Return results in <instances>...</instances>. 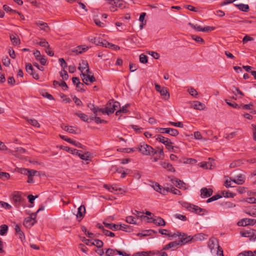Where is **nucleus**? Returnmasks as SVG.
Wrapping results in <instances>:
<instances>
[{"label": "nucleus", "instance_id": "obj_34", "mask_svg": "<svg viewBox=\"0 0 256 256\" xmlns=\"http://www.w3.org/2000/svg\"><path fill=\"white\" fill-rule=\"evenodd\" d=\"M238 256H256V250L254 252L252 251L244 252L239 254Z\"/></svg>", "mask_w": 256, "mask_h": 256}, {"label": "nucleus", "instance_id": "obj_64", "mask_svg": "<svg viewBox=\"0 0 256 256\" xmlns=\"http://www.w3.org/2000/svg\"><path fill=\"white\" fill-rule=\"evenodd\" d=\"M34 55L37 60H38L42 57L40 52L38 50H36L34 52Z\"/></svg>", "mask_w": 256, "mask_h": 256}, {"label": "nucleus", "instance_id": "obj_50", "mask_svg": "<svg viewBox=\"0 0 256 256\" xmlns=\"http://www.w3.org/2000/svg\"><path fill=\"white\" fill-rule=\"evenodd\" d=\"M39 175H40L39 172H38L37 170H30L28 174V176H30L32 177L33 176H38Z\"/></svg>", "mask_w": 256, "mask_h": 256}, {"label": "nucleus", "instance_id": "obj_55", "mask_svg": "<svg viewBox=\"0 0 256 256\" xmlns=\"http://www.w3.org/2000/svg\"><path fill=\"white\" fill-rule=\"evenodd\" d=\"M254 40V38L252 37H251L248 35H246L242 40L243 44H246L248 41H252Z\"/></svg>", "mask_w": 256, "mask_h": 256}, {"label": "nucleus", "instance_id": "obj_7", "mask_svg": "<svg viewBox=\"0 0 256 256\" xmlns=\"http://www.w3.org/2000/svg\"><path fill=\"white\" fill-rule=\"evenodd\" d=\"M150 185L156 191L162 194L165 195L168 192V190H166V188H163L157 182H150Z\"/></svg>", "mask_w": 256, "mask_h": 256}, {"label": "nucleus", "instance_id": "obj_13", "mask_svg": "<svg viewBox=\"0 0 256 256\" xmlns=\"http://www.w3.org/2000/svg\"><path fill=\"white\" fill-rule=\"evenodd\" d=\"M190 236L191 238V240H190V242L192 240L202 241L206 239L208 236L202 233H200L194 235L192 238Z\"/></svg>", "mask_w": 256, "mask_h": 256}, {"label": "nucleus", "instance_id": "obj_18", "mask_svg": "<svg viewBox=\"0 0 256 256\" xmlns=\"http://www.w3.org/2000/svg\"><path fill=\"white\" fill-rule=\"evenodd\" d=\"M35 222H36V221L34 222L32 219V218L28 216L25 218L24 222V225L26 227L30 228L32 226Z\"/></svg>", "mask_w": 256, "mask_h": 256}, {"label": "nucleus", "instance_id": "obj_48", "mask_svg": "<svg viewBox=\"0 0 256 256\" xmlns=\"http://www.w3.org/2000/svg\"><path fill=\"white\" fill-rule=\"evenodd\" d=\"M38 44L42 47L46 48H50V45L48 42L46 41L45 40H42L40 41Z\"/></svg>", "mask_w": 256, "mask_h": 256}, {"label": "nucleus", "instance_id": "obj_20", "mask_svg": "<svg viewBox=\"0 0 256 256\" xmlns=\"http://www.w3.org/2000/svg\"><path fill=\"white\" fill-rule=\"evenodd\" d=\"M234 5L238 8V9L243 12H248L249 10V6L248 4H236Z\"/></svg>", "mask_w": 256, "mask_h": 256}, {"label": "nucleus", "instance_id": "obj_47", "mask_svg": "<svg viewBox=\"0 0 256 256\" xmlns=\"http://www.w3.org/2000/svg\"><path fill=\"white\" fill-rule=\"evenodd\" d=\"M132 213L133 214L136 216L138 218H144L146 219V217H147L146 216H144L143 215H140V214H142V212H140L136 210H134L132 211Z\"/></svg>", "mask_w": 256, "mask_h": 256}, {"label": "nucleus", "instance_id": "obj_36", "mask_svg": "<svg viewBox=\"0 0 256 256\" xmlns=\"http://www.w3.org/2000/svg\"><path fill=\"white\" fill-rule=\"evenodd\" d=\"M66 142L72 144L76 147L82 148L83 146L78 142L73 140L70 138H68V140H66Z\"/></svg>", "mask_w": 256, "mask_h": 256}, {"label": "nucleus", "instance_id": "obj_56", "mask_svg": "<svg viewBox=\"0 0 256 256\" xmlns=\"http://www.w3.org/2000/svg\"><path fill=\"white\" fill-rule=\"evenodd\" d=\"M116 253V250L108 248L106 252V254L107 256H113Z\"/></svg>", "mask_w": 256, "mask_h": 256}, {"label": "nucleus", "instance_id": "obj_22", "mask_svg": "<svg viewBox=\"0 0 256 256\" xmlns=\"http://www.w3.org/2000/svg\"><path fill=\"white\" fill-rule=\"evenodd\" d=\"M88 106L90 108L91 110L92 111V112L96 114H98V112H100L101 111V108H96L94 106V104H88Z\"/></svg>", "mask_w": 256, "mask_h": 256}, {"label": "nucleus", "instance_id": "obj_60", "mask_svg": "<svg viewBox=\"0 0 256 256\" xmlns=\"http://www.w3.org/2000/svg\"><path fill=\"white\" fill-rule=\"evenodd\" d=\"M192 38L197 42H204V40L200 36H192Z\"/></svg>", "mask_w": 256, "mask_h": 256}, {"label": "nucleus", "instance_id": "obj_52", "mask_svg": "<svg viewBox=\"0 0 256 256\" xmlns=\"http://www.w3.org/2000/svg\"><path fill=\"white\" fill-rule=\"evenodd\" d=\"M188 92L189 94L193 96H196L198 93L197 92L196 90L193 88H190L188 90Z\"/></svg>", "mask_w": 256, "mask_h": 256}, {"label": "nucleus", "instance_id": "obj_31", "mask_svg": "<svg viewBox=\"0 0 256 256\" xmlns=\"http://www.w3.org/2000/svg\"><path fill=\"white\" fill-rule=\"evenodd\" d=\"M10 38L13 44L17 46L20 44V40L16 36L12 34L10 36Z\"/></svg>", "mask_w": 256, "mask_h": 256}, {"label": "nucleus", "instance_id": "obj_24", "mask_svg": "<svg viewBox=\"0 0 256 256\" xmlns=\"http://www.w3.org/2000/svg\"><path fill=\"white\" fill-rule=\"evenodd\" d=\"M25 119L27 120L28 123L32 126L36 128H40V124L38 122V121L34 119H29L28 118L26 117Z\"/></svg>", "mask_w": 256, "mask_h": 256}, {"label": "nucleus", "instance_id": "obj_9", "mask_svg": "<svg viewBox=\"0 0 256 256\" xmlns=\"http://www.w3.org/2000/svg\"><path fill=\"white\" fill-rule=\"evenodd\" d=\"M100 112L103 114H106L108 115H110V114L114 113V111L110 101L106 104L105 108H101Z\"/></svg>", "mask_w": 256, "mask_h": 256}, {"label": "nucleus", "instance_id": "obj_28", "mask_svg": "<svg viewBox=\"0 0 256 256\" xmlns=\"http://www.w3.org/2000/svg\"><path fill=\"white\" fill-rule=\"evenodd\" d=\"M110 4L112 5H114L116 7L122 8L123 4L122 1L119 0H111Z\"/></svg>", "mask_w": 256, "mask_h": 256}, {"label": "nucleus", "instance_id": "obj_59", "mask_svg": "<svg viewBox=\"0 0 256 256\" xmlns=\"http://www.w3.org/2000/svg\"><path fill=\"white\" fill-rule=\"evenodd\" d=\"M26 69L28 72L30 74V72H34V68H32V65L30 64H27L26 66Z\"/></svg>", "mask_w": 256, "mask_h": 256}, {"label": "nucleus", "instance_id": "obj_51", "mask_svg": "<svg viewBox=\"0 0 256 256\" xmlns=\"http://www.w3.org/2000/svg\"><path fill=\"white\" fill-rule=\"evenodd\" d=\"M126 222L129 224H136V221L134 218L132 216H128L126 218Z\"/></svg>", "mask_w": 256, "mask_h": 256}, {"label": "nucleus", "instance_id": "obj_58", "mask_svg": "<svg viewBox=\"0 0 256 256\" xmlns=\"http://www.w3.org/2000/svg\"><path fill=\"white\" fill-rule=\"evenodd\" d=\"M169 124L172 126H174L176 127H178V128H182L184 126L183 124L181 122H170Z\"/></svg>", "mask_w": 256, "mask_h": 256}, {"label": "nucleus", "instance_id": "obj_42", "mask_svg": "<svg viewBox=\"0 0 256 256\" xmlns=\"http://www.w3.org/2000/svg\"><path fill=\"white\" fill-rule=\"evenodd\" d=\"M249 196L245 199V202L249 204H256V198L254 196Z\"/></svg>", "mask_w": 256, "mask_h": 256}, {"label": "nucleus", "instance_id": "obj_61", "mask_svg": "<svg viewBox=\"0 0 256 256\" xmlns=\"http://www.w3.org/2000/svg\"><path fill=\"white\" fill-rule=\"evenodd\" d=\"M194 136L196 140H200L202 138V136L200 132L198 131L194 132Z\"/></svg>", "mask_w": 256, "mask_h": 256}, {"label": "nucleus", "instance_id": "obj_39", "mask_svg": "<svg viewBox=\"0 0 256 256\" xmlns=\"http://www.w3.org/2000/svg\"><path fill=\"white\" fill-rule=\"evenodd\" d=\"M232 180V179L231 178H226L224 183V185L226 188L234 187V186H232V183L233 182Z\"/></svg>", "mask_w": 256, "mask_h": 256}, {"label": "nucleus", "instance_id": "obj_15", "mask_svg": "<svg viewBox=\"0 0 256 256\" xmlns=\"http://www.w3.org/2000/svg\"><path fill=\"white\" fill-rule=\"evenodd\" d=\"M191 107L196 110H202L204 108L205 106L200 102L196 101L192 104Z\"/></svg>", "mask_w": 256, "mask_h": 256}, {"label": "nucleus", "instance_id": "obj_12", "mask_svg": "<svg viewBox=\"0 0 256 256\" xmlns=\"http://www.w3.org/2000/svg\"><path fill=\"white\" fill-rule=\"evenodd\" d=\"M88 49V47L86 46H80L76 48L72 49L70 52H75L76 54H82Z\"/></svg>", "mask_w": 256, "mask_h": 256}, {"label": "nucleus", "instance_id": "obj_44", "mask_svg": "<svg viewBox=\"0 0 256 256\" xmlns=\"http://www.w3.org/2000/svg\"><path fill=\"white\" fill-rule=\"evenodd\" d=\"M160 93L161 95L164 96L165 98L167 99L169 97V94H168V92L166 88H162V90L160 91Z\"/></svg>", "mask_w": 256, "mask_h": 256}, {"label": "nucleus", "instance_id": "obj_1", "mask_svg": "<svg viewBox=\"0 0 256 256\" xmlns=\"http://www.w3.org/2000/svg\"><path fill=\"white\" fill-rule=\"evenodd\" d=\"M172 236L174 237L178 236L180 240L170 242L164 246L163 250H168L170 248L176 247L178 246H182L189 242L191 240L190 236H187L185 234H182L178 232L174 234Z\"/></svg>", "mask_w": 256, "mask_h": 256}, {"label": "nucleus", "instance_id": "obj_23", "mask_svg": "<svg viewBox=\"0 0 256 256\" xmlns=\"http://www.w3.org/2000/svg\"><path fill=\"white\" fill-rule=\"evenodd\" d=\"M156 140L164 144H168V141L170 140L168 138H165L161 135H158L156 138Z\"/></svg>", "mask_w": 256, "mask_h": 256}, {"label": "nucleus", "instance_id": "obj_54", "mask_svg": "<svg viewBox=\"0 0 256 256\" xmlns=\"http://www.w3.org/2000/svg\"><path fill=\"white\" fill-rule=\"evenodd\" d=\"M77 116L82 120L84 122H88V116L83 113L77 114Z\"/></svg>", "mask_w": 256, "mask_h": 256}, {"label": "nucleus", "instance_id": "obj_32", "mask_svg": "<svg viewBox=\"0 0 256 256\" xmlns=\"http://www.w3.org/2000/svg\"><path fill=\"white\" fill-rule=\"evenodd\" d=\"M36 25L39 26L42 30L46 31L48 28V26L46 23L44 22L41 21L36 22Z\"/></svg>", "mask_w": 256, "mask_h": 256}, {"label": "nucleus", "instance_id": "obj_43", "mask_svg": "<svg viewBox=\"0 0 256 256\" xmlns=\"http://www.w3.org/2000/svg\"><path fill=\"white\" fill-rule=\"evenodd\" d=\"M72 82L74 84H76L77 88H80V86H83L84 84L80 83L79 81V78H73Z\"/></svg>", "mask_w": 256, "mask_h": 256}, {"label": "nucleus", "instance_id": "obj_5", "mask_svg": "<svg viewBox=\"0 0 256 256\" xmlns=\"http://www.w3.org/2000/svg\"><path fill=\"white\" fill-rule=\"evenodd\" d=\"M90 73V70L89 68H87L86 70V74L82 72L81 74L83 82L86 84H88V82L92 83L95 81V78L92 76H90L89 74Z\"/></svg>", "mask_w": 256, "mask_h": 256}, {"label": "nucleus", "instance_id": "obj_17", "mask_svg": "<svg viewBox=\"0 0 256 256\" xmlns=\"http://www.w3.org/2000/svg\"><path fill=\"white\" fill-rule=\"evenodd\" d=\"M100 46H104V47H106V48H112L114 47V48L116 50L117 48L119 49L120 48L118 47V46H116L114 44H112L110 42H108V41L106 40H102V39H101V40L100 41Z\"/></svg>", "mask_w": 256, "mask_h": 256}, {"label": "nucleus", "instance_id": "obj_16", "mask_svg": "<svg viewBox=\"0 0 256 256\" xmlns=\"http://www.w3.org/2000/svg\"><path fill=\"white\" fill-rule=\"evenodd\" d=\"M12 201L16 206H18L22 202V198L18 194H14L12 196Z\"/></svg>", "mask_w": 256, "mask_h": 256}, {"label": "nucleus", "instance_id": "obj_8", "mask_svg": "<svg viewBox=\"0 0 256 256\" xmlns=\"http://www.w3.org/2000/svg\"><path fill=\"white\" fill-rule=\"evenodd\" d=\"M189 25L193 28L195 29L198 32H207L209 31L213 30L214 28L211 26H206L204 28L201 27L200 25L197 24H194L192 23H189Z\"/></svg>", "mask_w": 256, "mask_h": 256}, {"label": "nucleus", "instance_id": "obj_35", "mask_svg": "<svg viewBox=\"0 0 256 256\" xmlns=\"http://www.w3.org/2000/svg\"><path fill=\"white\" fill-rule=\"evenodd\" d=\"M8 230V226L6 224H3L0 226V234L1 236L5 235Z\"/></svg>", "mask_w": 256, "mask_h": 256}, {"label": "nucleus", "instance_id": "obj_3", "mask_svg": "<svg viewBox=\"0 0 256 256\" xmlns=\"http://www.w3.org/2000/svg\"><path fill=\"white\" fill-rule=\"evenodd\" d=\"M182 206L188 209L190 211L194 212L196 214L200 215H204L206 214H208L207 211L205 209L202 208L197 206L188 203H184Z\"/></svg>", "mask_w": 256, "mask_h": 256}, {"label": "nucleus", "instance_id": "obj_10", "mask_svg": "<svg viewBox=\"0 0 256 256\" xmlns=\"http://www.w3.org/2000/svg\"><path fill=\"white\" fill-rule=\"evenodd\" d=\"M232 179L233 182L240 185L243 184L245 182L244 176L241 174L234 176Z\"/></svg>", "mask_w": 256, "mask_h": 256}, {"label": "nucleus", "instance_id": "obj_37", "mask_svg": "<svg viewBox=\"0 0 256 256\" xmlns=\"http://www.w3.org/2000/svg\"><path fill=\"white\" fill-rule=\"evenodd\" d=\"M128 106V104H126L124 106H123L122 108L116 112V116H119L122 112L126 113L128 110L126 108Z\"/></svg>", "mask_w": 256, "mask_h": 256}, {"label": "nucleus", "instance_id": "obj_19", "mask_svg": "<svg viewBox=\"0 0 256 256\" xmlns=\"http://www.w3.org/2000/svg\"><path fill=\"white\" fill-rule=\"evenodd\" d=\"M171 182L174 185L177 187H178L179 188L183 187V186L184 184L183 182L176 178L172 179Z\"/></svg>", "mask_w": 256, "mask_h": 256}, {"label": "nucleus", "instance_id": "obj_21", "mask_svg": "<svg viewBox=\"0 0 256 256\" xmlns=\"http://www.w3.org/2000/svg\"><path fill=\"white\" fill-rule=\"evenodd\" d=\"M86 208L84 206L82 205L78 208L77 217L82 218L84 214Z\"/></svg>", "mask_w": 256, "mask_h": 256}, {"label": "nucleus", "instance_id": "obj_62", "mask_svg": "<svg viewBox=\"0 0 256 256\" xmlns=\"http://www.w3.org/2000/svg\"><path fill=\"white\" fill-rule=\"evenodd\" d=\"M60 76L64 80H66L68 78V76L66 71L63 70L60 72Z\"/></svg>", "mask_w": 256, "mask_h": 256}, {"label": "nucleus", "instance_id": "obj_57", "mask_svg": "<svg viewBox=\"0 0 256 256\" xmlns=\"http://www.w3.org/2000/svg\"><path fill=\"white\" fill-rule=\"evenodd\" d=\"M10 178L9 174L5 172H0V178L2 180H5L6 179H8Z\"/></svg>", "mask_w": 256, "mask_h": 256}, {"label": "nucleus", "instance_id": "obj_30", "mask_svg": "<svg viewBox=\"0 0 256 256\" xmlns=\"http://www.w3.org/2000/svg\"><path fill=\"white\" fill-rule=\"evenodd\" d=\"M101 39L100 38H96V37H92L90 36L88 38V40L93 43L94 44L96 45H100V41L101 40Z\"/></svg>", "mask_w": 256, "mask_h": 256}, {"label": "nucleus", "instance_id": "obj_40", "mask_svg": "<svg viewBox=\"0 0 256 256\" xmlns=\"http://www.w3.org/2000/svg\"><path fill=\"white\" fill-rule=\"evenodd\" d=\"M114 109V111L120 108V104L118 102L114 101L113 100H110Z\"/></svg>", "mask_w": 256, "mask_h": 256}, {"label": "nucleus", "instance_id": "obj_4", "mask_svg": "<svg viewBox=\"0 0 256 256\" xmlns=\"http://www.w3.org/2000/svg\"><path fill=\"white\" fill-rule=\"evenodd\" d=\"M146 221L148 222H153L155 224L159 226H164L166 225L164 220L160 217H146Z\"/></svg>", "mask_w": 256, "mask_h": 256}, {"label": "nucleus", "instance_id": "obj_6", "mask_svg": "<svg viewBox=\"0 0 256 256\" xmlns=\"http://www.w3.org/2000/svg\"><path fill=\"white\" fill-rule=\"evenodd\" d=\"M198 166L203 168L211 170L214 166L215 163L212 158H209L208 161L200 162Z\"/></svg>", "mask_w": 256, "mask_h": 256}, {"label": "nucleus", "instance_id": "obj_53", "mask_svg": "<svg viewBox=\"0 0 256 256\" xmlns=\"http://www.w3.org/2000/svg\"><path fill=\"white\" fill-rule=\"evenodd\" d=\"M140 61L143 64L146 63L148 62L147 56L144 54H141L140 56Z\"/></svg>", "mask_w": 256, "mask_h": 256}, {"label": "nucleus", "instance_id": "obj_2", "mask_svg": "<svg viewBox=\"0 0 256 256\" xmlns=\"http://www.w3.org/2000/svg\"><path fill=\"white\" fill-rule=\"evenodd\" d=\"M138 149L141 153L144 155L153 156L156 154V150H154L150 146L144 143L140 144Z\"/></svg>", "mask_w": 256, "mask_h": 256}, {"label": "nucleus", "instance_id": "obj_45", "mask_svg": "<svg viewBox=\"0 0 256 256\" xmlns=\"http://www.w3.org/2000/svg\"><path fill=\"white\" fill-rule=\"evenodd\" d=\"M64 150L72 154H78V150H76V149H74V148H68V147H66L64 148Z\"/></svg>", "mask_w": 256, "mask_h": 256}, {"label": "nucleus", "instance_id": "obj_49", "mask_svg": "<svg viewBox=\"0 0 256 256\" xmlns=\"http://www.w3.org/2000/svg\"><path fill=\"white\" fill-rule=\"evenodd\" d=\"M76 155H78L80 156V158L83 160H89V156L88 154H81L80 153V151L78 150V154H77Z\"/></svg>", "mask_w": 256, "mask_h": 256}, {"label": "nucleus", "instance_id": "obj_25", "mask_svg": "<svg viewBox=\"0 0 256 256\" xmlns=\"http://www.w3.org/2000/svg\"><path fill=\"white\" fill-rule=\"evenodd\" d=\"M104 226L108 229L116 230H118V224H109L106 222H104Z\"/></svg>", "mask_w": 256, "mask_h": 256}, {"label": "nucleus", "instance_id": "obj_41", "mask_svg": "<svg viewBox=\"0 0 256 256\" xmlns=\"http://www.w3.org/2000/svg\"><path fill=\"white\" fill-rule=\"evenodd\" d=\"M168 134H170V136H176L178 134V132L176 129L169 128Z\"/></svg>", "mask_w": 256, "mask_h": 256}, {"label": "nucleus", "instance_id": "obj_63", "mask_svg": "<svg viewBox=\"0 0 256 256\" xmlns=\"http://www.w3.org/2000/svg\"><path fill=\"white\" fill-rule=\"evenodd\" d=\"M246 226L247 225H254L256 223V220L251 218H246Z\"/></svg>", "mask_w": 256, "mask_h": 256}, {"label": "nucleus", "instance_id": "obj_26", "mask_svg": "<svg viewBox=\"0 0 256 256\" xmlns=\"http://www.w3.org/2000/svg\"><path fill=\"white\" fill-rule=\"evenodd\" d=\"M88 67V63L86 60H82L78 68L82 72V74L84 72V70Z\"/></svg>", "mask_w": 256, "mask_h": 256}, {"label": "nucleus", "instance_id": "obj_38", "mask_svg": "<svg viewBox=\"0 0 256 256\" xmlns=\"http://www.w3.org/2000/svg\"><path fill=\"white\" fill-rule=\"evenodd\" d=\"M92 244L96 246L98 248H100L102 246L103 242L99 240H95L94 242H92Z\"/></svg>", "mask_w": 256, "mask_h": 256}, {"label": "nucleus", "instance_id": "obj_11", "mask_svg": "<svg viewBox=\"0 0 256 256\" xmlns=\"http://www.w3.org/2000/svg\"><path fill=\"white\" fill-rule=\"evenodd\" d=\"M244 212L251 216L256 217V206L246 208L244 210Z\"/></svg>", "mask_w": 256, "mask_h": 256}, {"label": "nucleus", "instance_id": "obj_46", "mask_svg": "<svg viewBox=\"0 0 256 256\" xmlns=\"http://www.w3.org/2000/svg\"><path fill=\"white\" fill-rule=\"evenodd\" d=\"M0 206L2 208H4L6 210H10L12 208V206L8 203L2 201H0Z\"/></svg>", "mask_w": 256, "mask_h": 256}, {"label": "nucleus", "instance_id": "obj_33", "mask_svg": "<svg viewBox=\"0 0 256 256\" xmlns=\"http://www.w3.org/2000/svg\"><path fill=\"white\" fill-rule=\"evenodd\" d=\"M240 234L244 237L250 238V240H252L254 232L251 231H245V232H240Z\"/></svg>", "mask_w": 256, "mask_h": 256}, {"label": "nucleus", "instance_id": "obj_14", "mask_svg": "<svg viewBox=\"0 0 256 256\" xmlns=\"http://www.w3.org/2000/svg\"><path fill=\"white\" fill-rule=\"evenodd\" d=\"M200 192L202 197L204 198L209 197L212 194V189H208L206 188H202Z\"/></svg>", "mask_w": 256, "mask_h": 256}, {"label": "nucleus", "instance_id": "obj_27", "mask_svg": "<svg viewBox=\"0 0 256 256\" xmlns=\"http://www.w3.org/2000/svg\"><path fill=\"white\" fill-rule=\"evenodd\" d=\"M160 165L162 166V168H164L168 169L170 172H174V168L172 167V165L168 163H166L165 162H162L160 163Z\"/></svg>", "mask_w": 256, "mask_h": 256}, {"label": "nucleus", "instance_id": "obj_29", "mask_svg": "<svg viewBox=\"0 0 256 256\" xmlns=\"http://www.w3.org/2000/svg\"><path fill=\"white\" fill-rule=\"evenodd\" d=\"M62 128L64 130H66L70 133L71 134H75L76 133L74 130V128L72 126H66L64 124H62Z\"/></svg>", "mask_w": 256, "mask_h": 256}]
</instances>
